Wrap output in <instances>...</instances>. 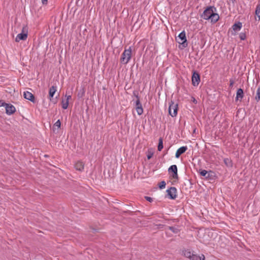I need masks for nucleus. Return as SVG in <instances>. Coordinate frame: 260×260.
I'll list each match as a JSON object with an SVG mask.
<instances>
[{"label":"nucleus","instance_id":"b1692460","mask_svg":"<svg viewBox=\"0 0 260 260\" xmlns=\"http://www.w3.org/2000/svg\"><path fill=\"white\" fill-rule=\"evenodd\" d=\"M84 94H85V90H84V88H82L79 91V92L77 94V96L79 99L82 98L84 95Z\"/></svg>","mask_w":260,"mask_h":260},{"label":"nucleus","instance_id":"f3484780","mask_svg":"<svg viewBox=\"0 0 260 260\" xmlns=\"http://www.w3.org/2000/svg\"><path fill=\"white\" fill-rule=\"evenodd\" d=\"M134 94L137 99V101H136V108H142V104H141L140 101L139 97L137 94H136L135 92H134Z\"/></svg>","mask_w":260,"mask_h":260},{"label":"nucleus","instance_id":"9b49d317","mask_svg":"<svg viewBox=\"0 0 260 260\" xmlns=\"http://www.w3.org/2000/svg\"><path fill=\"white\" fill-rule=\"evenodd\" d=\"M75 169L79 171H82L84 168V164L82 161H78L75 164Z\"/></svg>","mask_w":260,"mask_h":260},{"label":"nucleus","instance_id":"20e7f679","mask_svg":"<svg viewBox=\"0 0 260 260\" xmlns=\"http://www.w3.org/2000/svg\"><path fill=\"white\" fill-rule=\"evenodd\" d=\"M216 9L214 7H208L203 12L201 17L205 20H209L214 13L213 9Z\"/></svg>","mask_w":260,"mask_h":260},{"label":"nucleus","instance_id":"6e6552de","mask_svg":"<svg viewBox=\"0 0 260 260\" xmlns=\"http://www.w3.org/2000/svg\"><path fill=\"white\" fill-rule=\"evenodd\" d=\"M5 108L6 112L8 115H11L16 111L15 107L10 104H6Z\"/></svg>","mask_w":260,"mask_h":260},{"label":"nucleus","instance_id":"9d476101","mask_svg":"<svg viewBox=\"0 0 260 260\" xmlns=\"http://www.w3.org/2000/svg\"><path fill=\"white\" fill-rule=\"evenodd\" d=\"M187 149V146H182L178 148L175 154V157L176 158H179V156L183 153H184Z\"/></svg>","mask_w":260,"mask_h":260},{"label":"nucleus","instance_id":"39448f33","mask_svg":"<svg viewBox=\"0 0 260 260\" xmlns=\"http://www.w3.org/2000/svg\"><path fill=\"white\" fill-rule=\"evenodd\" d=\"M177 189L175 187H171L167 190V194L170 199L174 200L176 198Z\"/></svg>","mask_w":260,"mask_h":260},{"label":"nucleus","instance_id":"72a5a7b5","mask_svg":"<svg viewBox=\"0 0 260 260\" xmlns=\"http://www.w3.org/2000/svg\"><path fill=\"white\" fill-rule=\"evenodd\" d=\"M145 199L149 202H151L153 201L152 198L149 197L145 196Z\"/></svg>","mask_w":260,"mask_h":260},{"label":"nucleus","instance_id":"393cba45","mask_svg":"<svg viewBox=\"0 0 260 260\" xmlns=\"http://www.w3.org/2000/svg\"><path fill=\"white\" fill-rule=\"evenodd\" d=\"M200 174L201 176L205 177L206 178H208L209 177V173L205 170H202L200 172Z\"/></svg>","mask_w":260,"mask_h":260},{"label":"nucleus","instance_id":"a211bd4d","mask_svg":"<svg viewBox=\"0 0 260 260\" xmlns=\"http://www.w3.org/2000/svg\"><path fill=\"white\" fill-rule=\"evenodd\" d=\"M61 122L60 120H58L54 124L53 127V131L54 132H55L56 127H57V131L60 127Z\"/></svg>","mask_w":260,"mask_h":260},{"label":"nucleus","instance_id":"f704fd0d","mask_svg":"<svg viewBox=\"0 0 260 260\" xmlns=\"http://www.w3.org/2000/svg\"><path fill=\"white\" fill-rule=\"evenodd\" d=\"M6 104L3 101L0 100V107H5Z\"/></svg>","mask_w":260,"mask_h":260},{"label":"nucleus","instance_id":"58836bf2","mask_svg":"<svg viewBox=\"0 0 260 260\" xmlns=\"http://www.w3.org/2000/svg\"><path fill=\"white\" fill-rule=\"evenodd\" d=\"M42 3L43 5H46L47 3V0H42Z\"/></svg>","mask_w":260,"mask_h":260},{"label":"nucleus","instance_id":"a878e982","mask_svg":"<svg viewBox=\"0 0 260 260\" xmlns=\"http://www.w3.org/2000/svg\"><path fill=\"white\" fill-rule=\"evenodd\" d=\"M255 15L258 17V20H260V4H258L256 8Z\"/></svg>","mask_w":260,"mask_h":260},{"label":"nucleus","instance_id":"412c9836","mask_svg":"<svg viewBox=\"0 0 260 260\" xmlns=\"http://www.w3.org/2000/svg\"><path fill=\"white\" fill-rule=\"evenodd\" d=\"M162 148H163V141H162V138H160L159 139L157 149L159 151H160Z\"/></svg>","mask_w":260,"mask_h":260},{"label":"nucleus","instance_id":"2f4dec72","mask_svg":"<svg viewBox=\"0 0 260 260\" xmlns=\"http://www.w3.org/2000/svg\"><path fill=\"white\" fill-rule=\"evenodd\" d=\"M153 155V152L149 151L147 155V157L148 159H150L152 157Z\"/></svg>","mask_w":260,"mask_h":260},{"label":"nucleus","instance_id":"4be33fe9","mask_svg":"<svg viewBox=\"0 0 260 260\" xmlns=\"http://www.w3.org/2000/svg\"><path fill=\"white\" fill-rule=\"evenodd\" d=\"M255 100L257 102L260 100V86H259L257 89L256 94L255 97Z\"/></svg>","mask_w":260,"mask_h":260},{"label":"nucleus","instance_id":"473e14b6","mask_svg":"<svg viewBox=\"0 0 260 260\" xmlns=\"http://www.w3.org/2000/svg\"><path fill=\"white\" fill-rule=\"evenodd\" d=\"M172 177L174 179H178V176L177 172L173 173Z\"/></svg>","mask_w":260,"mask_h":260},{"label":"nucleus","instance_id":"7c9ffc66","mask_svg":"<svg viewBox=\"0 0 260 260\" xmlns=\"http://www.w3.org/2000/svg\"><path fill=\"white\" fill-rule=\"evenodd\" d=\"M166 182L165 181H162L160 182L159 184V187L160 189H163L165 187V186H166Z\"/></svg>","mask_w":260,"mask_h":260},{"label":"nucleus","instance_id":"f257e3e1","mask_svg":"<svg viewBox=\"0 0 260 260\" xmlns=\"http://www.w3.org/2000/svg\"><path fill=\"white\" fill-rule=\"evenodd\" d=\"M132 57V49L131 47H129L128 49H125L122 53L120 60L121 62L124 64H126Z\"/></svg>","mask_w":260,"mask_h":260},{"label":"nucleus","instance_id":"7ed1b4c3","mask_svg":"<svg viewBox=\"0 0 260 260\" xmlns=\"http://www.w3.org/2000/svg\"><path fill=\"white\" fill-rule=\"evenodd\" d=\"M176 41L178 43L181 44L183 47L187 46V40L184 31H182L179 34L178 38L176 39Z\"/></svg>","mask_w":260,"mask_h":260},{"label":"nucleus","instance_id":"cd10ccee","mask_svg":"<svg viewBox=\"0 0 260 260\" xmlns=\"http://www.w3.org/2000/svg\"><path fill=\"white\" fill-rule=\"evenodd\" d=\"M69 106V102L68 101H64L62 100V108L63 109H67Z\"/></svg>","mask_w":260,"mask_h":260},{"label":"nucleus","instance_id":"2eb2a0df","mask_svg":"<svg viewBox=\"0 0 260 260\" xmlns=\"http://www.w3.org/2000/svg\"><path fill=\"white\" fill-rule=\"evenodd\" d=\"M242 26V23L240 22H238L235 23L233 26L232 28L234 31H239L240 30Z\"/></svg>","mask_w":260,"mask_h":260},{"label":"nucleus","instance_id":"dca6fc26","mask_svg":"<svg viewBox=\"0 0 260 260\" xmlns=\"http://www.w3.org/2000/svg\"><path fill=\"white\" fill-rule=\"evenodd\" d=\"M219 18V16L218 14L215 13H213L211 17L210 18V19H211V22L215 23L218 20Z\"/></svg>","mask_w":260,"mask_h":260},{"label":"nucleus","instance_id":"4c0bfd02","mask_svg":"<svg viewBox=\"0 0 260 260\" xmlns=\"http://www.w3.org/2000/svg\"><path fill=\"white\" fill-rule=\"evenodd\" d=\"M157 228H162L164 226V225L159 224H157Z\"/></svg>","mask_w":260,"mask_h":260},{"label":"nucleus","instance_id":"bb28decb","mask_svg":"<svg viewBox=\"0 0 260 260\" xmlns=\"http://www.w3.org/2000/svg\"><path fill=\"white\" fill-rule=\"evenodd\" d=\"M169 229L173 233L175 234H177L179 232V230L178 228L174 226H169Z\"/></svg>","mask_w":260,"mask_h":260},{"label":"nucleus","instance_id":"5701e85b","mask_svg":"<svg viewBox=\"0 0 260 260\" xmlns=\"http://www.w3.org/2000/svg\"><path fill=\"white\" fill-rule=\"evenodd\" d=\"M169 172H172L173 173L177 172V167L176 165H172L168 169Z\"/></svg>","mask_w":260,"mask_h":260},{"label":"nucleus","instance_id":"c85d7f7f","mask_svg":"<svg viewBox=\"0 0 260 260\" xmlns=\"http://www.w3.org/2000/svg\"><path fill=\"white\" fill-rule=\"evenodd\" d=\"M136 109L137 113L139 115H141L143 114V108H136Z\"/></svg>","mask_w":260,"mask_h":260},{"label":"nucleus","instance_id":"4468645a","mask_svg":"<svg viewBox=\"0 0 260 260\" xmlns=\"http://www.w3.org/2000/svg\"><path fill=\"white\" fill-rule=\"evenodd\" d=\"M190 260H205V256L203 254H202L201 256L198 255L197 254H193L191 255V257L190 259Z\"/></svg>","mask_w":260,"mask_h":260},{"label":"nucleus","instance_id":"f8f14e48","mask_svg":"<svg viewBox=\"0 0 260 260\" xmlns=\"http://www.w3.org/2000/svg\"><path fill=\"white\" fill-rule=\"evenodd\" d=\"M243 95L244 92L243 89L241 88H239L237 91L236 100L237 101H238L239 99L241 100L243 98Z\"/></svg>","mask_w":260,"mask_h":260},{"label":"nucleus","instance_id":"6ab92c4d","mask_svg":"<svg viewBox=\"0 0 260 260\" xmlns=\"http://www.w3.org/2000/svg\"><path fill=\"white\" fill-rule=\"evenodd\" d=\"M184 255L190 259L191 257V255L193 254V253H192L190 250H184L183 251Z\"/></svg>","mask_w":260,"mask_h":260},{"label":"nucleus","instance_id":"1a4fd4ad","mask_svg":"<svg viewBox=\"0 0 260 260\" xmlns=\"http://www.w3.org/2000/svg\"><path fill=\"white\" fill-rule=\"evenodd\" d=\"M24 27L22 29V32L17 35L15 38L16 42H19L20 40H25L27 37V32H24Z\"/></svg>","mask_w":260,"mask_h":260},{"label":"nucleus","instance_id":"423d86ee","mask_svg":"<svg viewBox=\"0 0 260 260\" xmlns=\"http://www.w3.org/2000/svg\"><path fill=\"white\" fill-rule=\"evenodd\" d=\"M200 81V75L194 72L192 76V84L193 86H197L199 84Z\"/></svg>","mask_w":260,"mask_h":260},{"label":"nucleus","instance_id":"c756f323","mask_svg":"<svg viewBox=\"0 0 260 260\" xmlns=\"http://www.w3.org/2000/svg\"><path fill=\"white\" fill-rule=\"evenodd\" d=\"M239 37L241 40H244L246 39V36L245 33L244 32H241L239 35Z\"/></svg>","mask_w":260,"mask_h":260},{"label":"nucleus","instance_id":"aec40b11","mask_svg":"<svg viewBox=\"0 0 260 260\" xmlns=\"http://www.w3.org/2000/svg\"><path fill=\"white\" fill-rule=\"evenodd\" d=\"M225 165L229 167H232L233 166V163L231 159L228 158H225L223 160Z\"/></svg>","mask_w":260,"mask_h":260},{"label":"nucleus","instance_id":"ea45409f","mask_svg":"<svg viewBox=\"0 0 260 260\" xmlns=\"http://www.w3.org/2000/svg\"><path fill=\"white\" fill-rule=\"evenodd\" d=\"M67 96L66 101H68L69 102V99L71 98V95H68V96Z\"/></svg>","mask_w":260,"mask_h":260},{"label":"nucleus","instance_id":"c9c22d12","mask_svg":"<svg viewBox=\"0 0 260 260\" xmlns=\"http://www.w3.org/2000/svg\"><path fill=\"white\" fill-rule=\"evenodd\" d=\"M230 87H232V86H233L234 83V80H233L231 79V80H230Z\"/></svg>","mask_w":260,"mask_h":260},{"label":"nucleus","instance_id":"f03ea898","mask_svg":"<svg viewBox=\"0 0 260 260\" xmlns=\"http://www.w3.org/2000/svg\"><path fill=\"white\" fill-rule=\"evenodd\" d=\"M178 104H175L173 101L169 103V113L173 117H175L177 114Z\"/></svg>","mask_w":260,"mask_h":260},{"label":"nucleus","instance_id":"ddd939ff","mask_svg":"<svg viewBox=\"0 0 260 260\" xmlns=\"http://www.w3.org/2000/svg\"><path fill=\"white\" fill-rule=\"evenodd\" d=\"M56 91V87L55 86H51L49 89V96L50 100H51V98H52Z\"/></svg>","mask_w":260,"mask_h":260},{"label":"nucleus","instance_id":"e433bc0d","mask_svg":"<svg viewBox=\"0 0 260 260\" xmlns=\"http://www.w3.org/2000/svg\"><path fill=\"white\" fill-rule=\"evenodd\" d=\"M236 0H229V4H232L233 6L235 4Z\"/></svg>","mask_w":260,"mask_h":260},{"label":"nucleus","instance_id":"0eeeda50","mask_svg":"<svg viewBox=\"0 0 260 260\" xmlns=\"http://www.w3.org/2000/svg\"><path fill=\"white\" fill-rule=\"evenodd\" d=\"M24 98L30 101L32 103H35V98L34 94L29 91H24L23 93Z\"/></svg>","mask_w":260,"mask_h":260}]
</instances>
